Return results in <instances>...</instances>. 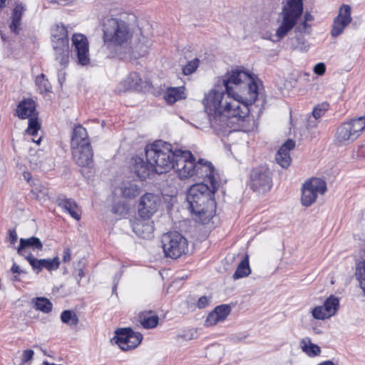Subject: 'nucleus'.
<instances>
[{
  "label": "nucleus",
  "mask_w": 365,
  "mask_h": 365,
  "mask_svg": "<svg viewBox=\"0 0 365 365\" xmlns=\"http://www.w3.org/2000/svg\"><path fill=\"white\" fill-rule=\"evenodd\" d=\"M257 96L258 86L251 73L238 68L227 72L203 99L211 127L224 135L252 130L255 122L250 106Z\"/></svg>",
  "instance_id": "nucleus-1"
},
{
  "label": "nucleus",
  "mask_w": 365,
  "mask_h": 365,
  "mask_svg": "<svg viewBox=\"0 0 365 365\" xmlns=\"http://www.w3.org/2000/svg\"><path fill=\"white\" fill-rule=\"evenodd\" d=\"M103 39L107 48L116 53L138 58L148 53L150 41L122 18L106 16L101 20Z\"/></svg>",
  "instance_id": "nucleus-2"
},
{
  "label": "nucleus",
  "mask_w": 365,
  "mask_h": 365,
  "mask_svg": "<svg viewBox=\"0 0 365 365\" xmlns=\"http://www.w3.org/2000/svg\"><path fill=\"white\" fill-rule=\"evenodd\" d=\"M217 190L204 182L196 183L188 190L186 197L188 209L203 223L215 215L216 203L214 194Z\"/></svg>",
  "instance_id": "nucleus-3"
},
{
  "label": "nucleus",
  "mask_w": 365,
  "mask_h": 365,
  "mask_svg": "<svg viewBox=\"0 0 365 365\" xmlns=\"http://www.w3.org/2000/svg\"><path fill=\"white\" fill-rule=\"evenodd\" d=\"M145 158L154 167L155 173L168 172L174 167L176 150L173 151L170 143L162 140L155 141L146 146Z\"/></svg>",
  "instance_id": "nucleus-4"
},
{
  "label": "nucleus",
  "mask_w": 365,
  "mask_h": 365,
  "mask_svg": "<svg viewBox=\"0 0 365 365\" xmlns=\"http://www.w3.org/2000/svg\"><path fill=\"white\" fill-rule=\"evenodd\" d=\"M302 12L303 0H286L280 13L282 22L276 31L277 39L272 41H279L285 37L295 26Z\"/></svg>",
  "instance_id": "nucleus-5"
},
{
  "label": "nucleus",
  "mask_w": 365,
  "mask_h": 365,
  "mask_svg": "<svg viewBox=\"0 0 365 365\" xmlns=\"http://www.w3.org/2000/svg\"><path fill=\"white\" fill-rule=\"evenodd\" d=\"M365 130V118L360 116L344 122L337 128L335 141L339 145H346L354 141Z\"/></svg>",
  "instance_id": "nucleus-6"
},
{
  "label": "nucleus",
  "mask_w": 365,
  "mask_h": 365,
  "mask_svg": "<svg viewBox=\"0 0 365 365\" xmlns=\"http://www.w3.org/2000/svg\"><path fill=\"white\" fill-rule=\"evenodd\" d=\"M52 43L56 60L66 67L69 61V47L68 31L63 25L56 24L52 29Z\"/></svg>",
  "instance_id": "nucleus-7"
},
{
  "label": "nucleus",
  "mask_w": 365,
  "mask_h": 365,
  "mask_svg": "<svg viewBox=\"0 0 365 365\" xmlns=\"http://www.w3.org/2000/svg\"><path fill=\"white\" fill-rule=\"evenodd\" d=\"M162 247L166 257L177 259L187 250V241L178 232H170L161 237Z\"/></svg>",
  "instance_id": "nucleus-8"
},
{
  "label": "nucleus",
  "mask_w": 365,
  "mask_h": 365,
  "mask_svg": "<svg viewBox=\"0 0 365 365\" xmlns=\"http://www.w3.org/2000/svg\"><path fill=\"white\" fill-rule=\"evenodd\" d=\"M173 169L180 179L194 177L197 161L190 151L176 150Z\"/></svg>",
  "instance_id": "nucleus-9"
},
{
  "label": "nucleus",
  "mask_w": 365,
  "mask_h": 365,
  "mask_svg": "<svg viewBox=\"0 0 365 365\" xmlns=\"http://www.w3.org/2000/svg\"><path fill=\"white\" fill-rule=\"evenodd\" d=\"M115 336L111 339L123 351L136 348L142 341L143 335L135 332L131 328H120L115 331Z\"/></svg>",
  "instance_id": "nucleus-10"
},
{
  "label": "nucleus",
  "mask_w": 365,
  "mask_h": 365,
  "mask_svg": "<svg viewBox=\"0 0 365 365\" xmlns=\"http://www.w3.org/2000/svg\"><path fill=\"white\" fill-rule=\"evenodd\" d=\"M194 176L199 180L202 179L201 182L212 186V189H218L220 186V177L214 165L204 159L200 158L197 161Z\"/></svg>",
  "instance_id": "nucleus-11"
},
{
  "label": "nucleus",
  "mask_w": 365,
  "mask_h": 365,
  "mask_svg": "<svg viewBox=\"0 0 365 365\" xmlns=\"http://www.w3.org/2000/svg\"><path fill=\"white\" fill-rule=\"evenodd\" d=\"M272 178L269 170L264 167L254 168L250 174V187L258 193H264L272 187Z\"/></svg>",
  "instance_id": "nucleus-12"
},
{
  "label": "nucleus",
  "mask_w": 365,
  "mask_h": 365,
  "mask_svg": "<svg viewBox=\"0 0 365 365\" xmlns=\"http://www.w3.org/2000/svg\"><path fill=\"white\" fill-rule=\"evenodd\" d=\"M160 205V197L153 193H145L140 198L138 212L140 218L151 219Z\"/></svg>",
  "instance_id": "nucleus-13"
},
{
  "label": "nucleus",
  "mask_w": 365,
  "mask_h": 365,
  "mask_svg": "<svg viewBox=\"0 0 365 365\" xmlns=\"http://www.w3.org/2000/svg\"><path fill=\"white\" fill-rule=\"evenodd\" d=\"M72 43L74 47L73 52L77 63L81 66H86L90 62L89 48L87 38L81 34H75L72 36Z\"/></svg>",
  "instance_id": "nucleus-14"
},
{
  "label": "nucleus",
  "mask_w": 365,
  "mask_h": 365,
  "mask_svg": "<svg viewBox=\"0 0 365 365\" xmlns=\"http://www.w3.org/2000/svg\"><path fill=\"white\" fill-rule=\"evenodd\" d=\"M129 167L131 172H133L141 180H145L151 174L155 173L154 167L149 160L146 159L145 161L140 156L133 157L130 160Z\"/></svg>",
  "instance_id": "nucleus-15"
},
{
  "label": "nucleus",
  "mask_w": 365,
  "mask_h": 365,
  "mask_svg": "<svg viewBox=\"0 0 365 365\" xmlns=\"http://www.w3.org/2000/svg\"><path fill=\"white\" fill-rule=\"evenodd\" d=\"M26 259L36 274H38L43 268L49 272L56 270L58 269L61 263L58 257H55L52 259H38L34 257L31 253H29Z\"/></svg>",
  "instance_id": "nucleus-16"
},
{
  "label": "nucleus",
  "mask_w": 365,
  "mask_h": 365,
  "mask_svg": "<svg viewBox=\"0 0 365 365\" xmlns=\"http://www.w3.org/2000/svg\"><path fill=\"white\" fill-rule=\"evenodd\" d=\"M73 158L80 167H89L93 163V150L91 143L71 147Z\"/></svg>",
  "instance_id": "nucleus-17"
},
{
  "label": "nucleus",
  "mask_w": 365,
  "mask_h": 365,
  "mask_svg": "<svg viewBox=\"0 0 365 365\" xmlns=\"http://www.w3.org/2000/svg\"><path fill=\"white\" fill-rule=\"evenodd\" d=\"M133 232L140 237L150 239L153 237V222L150 219H137L132 225Z\"/></svg>",
  "instance_id": "nucleus-18"
},
{
  "label": "nucleus",
  "mask_w": 365,
  "mask_h": 365,
  "mask_svg": "<svg viewBox=\"0 0 365 365\" xmlns=\"http://www.w3.org/2000/svg\"><path fill=\"white\" fill-rule=\"evenodd\" d=\"M295 146V142L291 139L287 140L279 149L276 154V161L282 168H287L291 163L289 151Z\"/></svg>",
  "instance_id": "nucleus-19"
},
{
  "label": "nucleus",
  "mask_w": 365,
  "mask_h": 365,
  "mask_svg": "<svg viewBox=\"0 0 365 365\" xmlns=\"http://www.w3.org/2000/svg\"><path fill=\"white\" fill-rule=\"evenodd\" d=\"M28 248H31L34 251H40L43 249V244L40 239L36 237L21 238L19 240V245L17 248V253L26 257L28 255H26Z\"/></svg>",
  "instance_id": "nucleus-20"
},
{
  "label": "nucleus",
  "mask_w": 365,
  "mask_h": 365,
  "mask_svg": "<svg viewBox=\"0 0 365 365\" xmlns=\"http://www.w3.org/2000/svg\"><path fill=\"white\" fill-rule=\"evenodd\" d=\"M36 110V104L32 99L21 101L17 106L16 113L19 118L26 119L31 117Z\"/></svg>",
  "instance_id": "nucleus-21"
},
{
  "label": "nucleus",
  "mask_w": 365,
  "mask_h": 365,
  "mask_svg": "<svg viewBox=\"0 0 365 365\" xmlns=\"http://www.w3.org/2000/svg\"><path fill=\"white\" fill-rule=\"evenodd\" d=\"M88 137V133L85 128L81 125L75 126L71 136V147L81 146L86 143H90Z\"/></svg>",
  "instance_id": "nucleus-22"
},
{
  "label": "nucleus",
  "mask_w": 365,
  "mask_h": 365,
  "mask_svg": "<svg viewBox=\"0 0 365 365\" xmlns=\"http://www.w3.org/2000/svg\"><path fill=\"white\" fill-rule=\"evenodd\" d=\"M58 205L61 207L65 212H68L73 218L76 220L81 219V210L77 204L72 199L64 198L58 200Z\"/></svg>",
  "instance_id": "nucleus-23"
},
{
  "label": "nucleus",
  "mask_w": 365,
  "mask_h": 365,
  "mask_svg": "<svg viewBox=\"0 0 365 365\" xmlns=\"http://www.w3.org/2000/svg\"><path fill=\"white\" fill-rule=\"evenodd\" d=\"M304 185L315 193L317 197L319 195H324L327 191L326 182L319 178H312L306 181Z\"/></svg>",
  "instance_id": "nucleus-24"
},
{
  "label": "nucleus",
  "mask_w": 365,
  "mask_h": 365,
  "mask_svg": "<svg viewBox=\"0 0 365 365\" xmlns=\"http://www.w3.org/2000/svg\"><path fill=\"white\" fill-rule=\"evenodd\" d=\"M121 195L128 199H133L137 197L140 189L138 185L133 182H123L120 187Z\"/></svg>",
  "instance_id": "nucleus-25"
},
{
  "label": "nucleus",
  "mask_w": 365,
  "mask_h": 365,
  "mask_svg": "<svg viewBox=\"0 0 365 365\" xmlns=\"http://www.w3.org/2000/svg\"><path fill=\"white\" fill-rule=\"evenodd\" d=\"M24 10L25 9L21 4H16L13 10L11 17L12 20L9 27L11 31L16 34H18L19 33V26Z\"/></svg>",
  "instance_id": "nucleus-26"
},
{
  "label": "nucleus",
  "mask_w": 365,
  "mask_h": 365,
  "mask_svg": "<svg viewBox=\"0 0 365 365\" xmlns=\"http://www.w3.org/2000/svg\"><path fill=\"white\" fill-rule=\"evenodd\" d=\"M300 348L310 357L319 356L321 353L320 347L315 344L312 343L309 338H304L301 340Z\"/></svg>",
  "instance_id": "nucleus-27"
},
{
  "label": "nucleus",
  "mask_w": 365,
  "mask_h": 365,
  "mask_svg": "<svg viewBox=\"0 0 365 365\" xmlns=\"http://www.w3.org/2000/svg\"><path fill=\"white\" fill-rule=\"evenodd\" d=\"M164 98L169 104H173L178 100H181L185 98L184 88L183 87H178V88H170L167 89Z\"/></svg>",
  "instance_id": "nucleus-28"
},
{
  "label": "nucleus",
  "mask_w": 365,
  "mask_h": 365,
  "mask_svg": "<svg viewBox=\"0 0 365 365\" xmlns=\"http://www.w3.org/2000/svg\"><path fill=\"white\" fill-rule=\"evenodd\" d=\"M141 83L142 79L137 72L130 73L123 82L125 90H138L141 88Z\"/></svg>",
  "instance_id": "nucleus-29"
},
{
  "label": "nucleus",
  "mask_w": 365,
  "mask_h": 365,
  "mask_svg": "<svg viewBox=\"0 0 365 365\" xmlns=\"http://www.w3.org/2000/svg\"><path fill=\"white\" fill-rule=\"evenodd\" d=\"M251 273V269L249 264V256L245 255L242 261L238 264L232 278L236 280L245 277H247Z\"/></svg>",
  "instance_id": "nucleus-30"
},
{
  "label": "nucleus",
  "mask_w": 365,
  "mask_h": 365,
  "mask_svg": "<svg viewBox=\"0 0 365 365\" xmlns=\"http://www.w3.org/2000/svg\"><path fill=\"white\" fill-rule=\"evenodd\" d=\"M139 319L141 325L145 329H153L158 324V317L153 314L151 312H141Z\"/></svg>",
  "instance_id": "nucleus-31"
},
{
  "label": "nucleus",
  "mask_w": 365,
  "mask_h": 365,
  "mask_svg": "<svg viewBox=\"0 0 365 365\" xmlns=\"http://www.w3.org/2000/svg\"><path fill=\"white\" fill-rule=\"evenodd\" d=\"M325 312L328 316L332 317L336 314L339 307V298L331 295L328 297L323 304Z\"/></svg>",
  "instance_id": "nucleus-32"
},
{
  "label": "nucleus",
  "mask_w": 365,
  "mask_h": 365,
  "mask_svg": "<svg viewBox=\"0 0 365 365\" xmlns=\"http://www.w3.org/2000/svg\"><path fill=\"white\" fill-rule=\"evenodd\" d=\"M317 198V196L316 194L312 192V190L303 185L302 187L301 198L302 205L305 207H309L316 201Z\"/></svg>",
  "instance_id": "nucleus-33"
},
{
  "label": "nucleus",
  "mask_w": 365,
  "mask_h": 365,
  "mask_svg": "<svg viewBox=\"0 0 365 365\" xmlns=\"http://www.w3.org/2000/svg\"><path fill=\"white\" fill-rule=\"evenodd\" d=\"M61 319L63 323L71 327H76L79 322L76 314L71 310L63 311L61 314Z\"/></svg>",
  "instance_id": "nucleus-34"
},
{
  "label": "nucleus",
  "mask_w": 365,
  "mask_h": 365,
  "mask_svg": "<svg viewBox=\"0 0 365 365\" xmlns=\"http://www.w3.org/2000/svg\"><path fill=\"white\" fill-rule=\"evenodd\" d=\"M350 23H348L344 20L335 18L333 22L332 29L331 31V36L333 37H336L341 34L345 27H346Z\"/></svg>",
  "instance_id": "nucleus-35"
},
{
  "label": "nucleus",
  "mask_w": 365,
  "mask_h": 365,
  "mask_svg": "<svg viewBox=\"0 0 365 365\" xmlns=\"http://www.w3.org/2000/svg\"><path fill=\"white\" fill-rule=\"evenodd\" d=\"M35 83L41 93L49 92L51 89V86L48 79L45 78L44 74H41L40 76H36Z\"/></svg>",
  "instance_id": "nucleus-36"
},
{
  "label": "nucleus",
  "mask_w": 365,
  "mask_h": 365,
  "mask_svg": "<svg viewBox=\"0 0 365 365\" xmlns=\"http://www.w3.org/2000/svg\"><path fill=\"white\" fill-rule=\"evenodd\" d=\"M356 275L365 294V259L357 263Z\"/></svg>",
  "instance_id": "nucleus-37"
},
{
  "label": "nucleus",
  "mask_w": 365,
  "mask_h": 365,
  "mask_svg": "<svg viewBox=\"0 0 365 365\" xmlns=\"http://www.w3.org/2000/svg\"><path fill=\"white\" fill-rule=\"evenodd\" d=\"M34 307L44 313H48L52 310V303L45 297H37Z\"/></svg>",
  "instance_id": "nucleus-38"
},
{
  "label": "nucleus",
  "mask_w": 365,
  "mask_h": 365,
  "mask_svg": "<svg viewBox=\"0 0 365 365\" xmlns=\"http://www.w3.org/2000/svg\"><path fill=\"white\" fill-rule=\"evenodd\" d=\"M329 105L327 102L319 103L314 108L312 115L314 117V118L319 120L329 110Z\"/></svg>",
  "instance_id": "nucleus-39"
},
{
  "label": "nucleus",
  "mask_w": 365,
  "mask_h": 365,
  "mask_svg": "<svg viewBox=\"0 0 365 365\" xmlns=\"http://www.w3.org/2000/svg\"><path fill=\"white\" fill-rule=\"evenodd\" d=\"M351 7L349 5L343 4L339 11V14L336 18L340 19L341 20H344L348 23H351Z\"/></svg>",
  "instance_id": "nucleus-40"
},
{
  "label": "nucleus",
  "mask_w": 365,
  "mask_h": 365,
  "mask_svg": "<svg viewBox=\"0 0 365 365\" xmlns=\"http://www.w3.org/2000/svg\"><path fill=\"white\" fill-rule=\"evenodd\" d=\"M230 311H231V309H230V307L229 305L222 304V305L217 306L215 309L214 312L220 318V319L222 322L229 315V314L230 313Z\"/></svg>",
  "instance_id": "nucleus-41"
},
{
  "label": "nucleus",
  "mask_w": 365,
  "mask_h": 365,
  "mask_svg": "<svg viewBox=\"0 0 365 365\" xmlns=\"http://www.w3.org/2000/svg\"><path fill=\"white\" fill-rule=\"evenodd\" d=\"M325 312L324 306H317L315 307L312 311V314L314 319L319 320H324L325 319L330 318V316H328Z\"/></svg>",
  "instance_id": "nucleus-42"
},
{
  "label": "nucleus",
  "mask_w": 365,
  "mask_h": 365,
  "mask_svg": "<svg viewBox=\"0 0 365 365\" xmlns=\"http://www.w3.org/2000/svg\"><path fill=\"white\" fill-rule=\"evenodd\" d=\"M198 66H199V60L197 58H195V59L189 61L182 68V72L186 76L190 75L196 71Z\"/></svg>",
  "instance_id": "nucleus-43"
},
{
  "label": "nucleus",
  "mask_w": 365,
  "mask_h": 365,
  "mask_svg": "<svg viewBox=\"0 0 365 365\" xmlns=\"http://www.w3.org/2000/svg\"><path fill=\"white\" fill-rule=\"evenodd\" d=\"M40 128V125L36 118H30L29 121V127L26 133L31 135H36Z\"/></svg>",
  "instance_id": "nucleus-44"
},
{
  "label": "nucleus",
  "mask_w": 365,
  "mask_h": 365,
  "mask_svg": "<svg viewBox=\"0 0 365 365\" xmlns=\"http://www.w3.org/2000/svg\"><path fill=\"white\" fill-rule=\"evenodd\" d=\"M222 322L220 318L213 312L210 313L205 320V325L206 327H212L217 324L218 322Z\"/></svg>",
  "instance_id": "nucleus-45"
},
{
  "label": "nucleus",
  "mask_w": 365,
  "mask_h": 365,
  "mask_svg": "<svg viewBox=\"0 0 365 365\" xmlns=\"http://www.w3.org/2000/svg\"><path fill=\"white\" fill-rule=\"evenodd\" d=\"M6 240L11 245H15L18 240V235L15 229H9Z\"/></svg>",
  "instance_id": "nucleus-46"
},
{
  "label": "nucleus",
  "mask_w": 365,
  "mask_h": 365,
  "mask_svg": "<svg viewBox=\"0 0 365 365\" xmlns=\"http://www.w3.org/2000/svg\"><path fill=\"white\" fill-rule=\"evenodd\" d=\"M314 72L319 75L322 76L326 72V66L324 63H318L314 67Z\"/></svg>",
  "instance_id": "nucleus-47"
},
{
  "label": "nucleus",
  "mask_w": 365,
  "mask_h": 365,
  "mask_svg": "<svg viewBox=\"0 0 365 365\" xmlns=\"http://www.w3.org/2000/svg\"><path fill=\"white\" fill-rule=\"evenodd\" d=\"M210 302V299L207 297L206 296H202L199 298L197 302V307L199 309H203L205 308L209 303Z\"/></svg>",
  "instance_id": "nucleus-48"
},
{
  "label": "nucleus",
  "mask_w": 365,
  "mask_h": 365,
  "mask_svg": "<svg viewBox=\"0 0 365 365\" xmlns=\"http://www.w3.org/2000/svg\"><path fill=\"white\" fill-rule=\"evenodd\" d=\"M34 352L31 349H26L23 352L22 354V362L26 363L31 360L34 356Z\"/></svg>",
  "instance_id": "nucleus-49"
},
{
  "label": "nucleus",
  "mask_w": 365,
  "mask_h": 365,
  "mask_svg": "<svg viewBox=\"0 0 365 365\" xmlns=\"http://www.w3.org/2000/svg\"><path fill=\"white\" fill-rule=\"evenodd\" d=\"M318 123H319V120L314 118V117L312 115H309V117L307 118V128H315L317 126Z\"/></svg>",
  "instance_id": "nucleus-50"
},
{
  "label": "nucleus",
  "mask_w": 365,
  "mask_h": 365,
  "mask_svg": "<svg viewBox=\"0 0 365 365\" xmlns=\"http://www.w3.org/2000/svg\"><path fill=\"white\" fill-rule=\"evenodd\" d=\"M11 271L12 273H17L19 274H27V272H26L24 269H21L20 268V267L16 263L13 264V265L11 268Z\"/></svg>",
  "instance_id": "nucleus-51"
},
{
  "label": "nucleus",
  "mask_w": 365,
  "mask_h": 365,
  "mask_svg": "<svg viewBox=\"0 0 365 365\" xmlns=\"http://www.w3.org/2000/svg\"><path fill=\"white\" fill-rule=\"evenodd\" d=\"M71 259V251L69 248H66L63 253V261L64 262H70Z\"/></svg>",
  "instance_id": "nucleus-52"
},
{
  "label": "nucleus",
  "mask_w": 365,
  "mask_h": 365,
  "mask_svg": "<svg viewBox=\"0 0 365 365\" xmlns=\"http://www.w3.org/2000/svg\"><path fill=\"white\" fill-rule=\"evenodd\" d=\"M307 26H308L307 21L304 20L302 22V24L299 27V29L300 31L305 30Z\"/></svg>",
  "instance_id": "nucleus-53"
},
{
  "label": "nucleus",
  "mask_w": 365,
  "mask_h": 365,
  "mask_svg": "<svg viewBox=\"0 0 365 365\" xmlns=\"http://www.w3.org/2000/svg\"><path fill=\"white\" fill-rule=\"evenodd\" d=\"M317 365H335L334 363L331 360H327L318 364Z\"/></svg>",
  "instance_id": "nucleus-54"
},
{
  "label": "nucleus",
  "mask_w": 365,
  "mask_h": 365,
  "mask_svg": "<svg viewBox=\"0 0 365 365\" xmlns=\"http://www.w3.org/2000/svg\"><path fill=\"white\" fill-rule=\"evenodd\" d=\"M312 20V16L309 14L304 15V21H309Z\"/></svg>",
  "instance_id": "nucleus-55"
},
{
  "label": "nucleus",
  "mask_w": 365,
  "mask_h": 365,
  "mask_svg": "<svg viewBox=\"0 0 365 365\" xmlns=\"http://www.w3.org/2000/svg\"><path fill=\"white\" fill-rule=\"evenodd\" d=\"M32 140H33L34 142H35L37 145H39V143H40V142H41V137H40V138H38V140H34V139H32Z\"/></svg>",
  "instance_id": "nucleus-56"
},
{
  "label": "nucleus",
  "mask_w": 365,
  "mask_h": 365,
  "mask_svg": "<svg viewBox=\"0 0 365 365\" xmlns=\"http://www.w3.org/2000/svg\"><path fill=\"white\" fill-rule=\"evenodd\" d=\"M11 280L14 281V282H16V281H19V278L17 277V276H14L12 278H11Z\"/></svg>",
  "instance_id": "nucleus-57"
},
{
  "label": "nucleus",
  "mask_w": 365,
  "mask_h": 365,
  "mask_svg": "<svg viewBox=\"0 0 365 365\" xmlns=\"http://www.w3.org/2000/svg\"><path fill=\"white\" fill-rule=\"evenodd\" d=\"M43 365H62V364H53V363H48L47 361H44L43 362Z\"/></svg>",
  "instance_id": "nucleus-58"
},
{
  "label": "nucleus",
  "mask_w": 365,
  "mask_h": 365,
  "mask_svg": "<svg viewBox=\"0 0 365 365\" xmlns=\"http://www.w3.org/2000/svg\"><path fill=\"white\" fill-rule=\"evenodd\" d=\"M5 0H0V8L3 6V4H4Z\"/></svg>",
  "instance_id": "nucleus-59"
},
{
  "label": "nucleus",
  "mask_w": 365,
  "mask_h": 365,
  "mask_svg": "<svg viewBox=\"0 0 365 365\" xmlns=\"http://www.w3.org/2000/svg\"><path fill=\"white\" fill-rule=\"evenodd\" d=\"M83 271L81 269V270L79 271V274H79V276H80V277H82V276H83Z\"/></svg>",
  "instance_id": "nucleus-60"
},
{
  "label": "nucleus",
  "mask_w": 365,
  "mask_h": 365,
  "mask_svg": "<svg viewBox=\"0 0 365 365\" xmlns=\"http://www.w3.org/2000/svg\"><path fill=\"white\" fill-rule=\"evenodd\" d=\"M29 175H30L29 173H26V174L25 173V174H24V178H29Z\"/></svg>",
  "instance_id": "nucleus-61"
},
{
  "label": "nucleus",
  "mask_w": 365,
  "mask_h": 365,
  "mask_svg": "<svg viewBox=\"0 0 365 365\" xmlns=\"http://www.w3.org/2000/svg\"><path fill=\"white\" fill-rule=\"evenodd\" d=\"M29 175H30L29 173H26V174L25 173V174H24V178H29Z\"/></svg>",
  "instance_id": "nucleus-62"
},
{
  "label": "nucleus",
  "mask_w": 365,
  "mask_h": 365,
  "mask_svg": "<svg viewBox=\"0 0 365 365\" xmlns=\"http://www.w3.org/2000/svg\"><path fill=\"white\" fill-rule=\"evenodd\" d=\"M364 256L365 257V249L364 250Z\"/></svg>",
  "instance_id": "nucleus-63"
}]
</instances>
